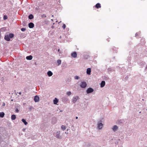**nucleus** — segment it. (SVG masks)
I'll use <instances>...</instances> for the list:
<instances>
[{
  "instance_id": "f257e3e1",
  "label": "nucleus",
  "mask_w": 147,
  "mask_h": 147,
  "mask_svg": "<svg viewBox=\"0 0 147 147\" xmlns=\"http://www.w3.org/2000/svg\"><path fill=\"white\" fill-rule=\"evenodd\" d=\"M102 120L99 121L97 123V127L99 129H101L103 126V124L102 123Z\"/></svg>"
},
{
  "instance_id": "f03ea898",
  "label": "nucleus",
  "mask_w": 147,
  "mask_h": 147,
  "mask_svg": "<svg viewBox=\"0 0 147 147\" xmlns=\"http://www.w3.org/2000/svg\"><path fill=\"white\" fill-rule=\"evenodd\" d=\"M87 86V84L85 82H82L80 84V86L82 88H84Z\"/></svg>"
},
{
  "instance_id": "7ed1b4c3",
  "label": "nucleus",
  "mask_w": 147,
  "mask_h": 147,
  "mask_svg": "<svg viewBox=\"0 0 147 147\" xmlns=\"http://www.w3.org/2000/svg\"><path fill=\"white\" fill-rule=\"evenodd\" d=\"M67 64L65 62H63L62 63L61 67L62 69H64L67 67Z\"/></svg>"
},
{
  "instance_id": "20e7f679",
  "label": "nucleus",
  "mask_w": 147,
  "mask_h": 147,
  "mask_svg": "<svg viewBox=\"0 0 147 147\" xmlns=\"http://www.w3.org/2000/svg\"><path fill=\"white\" fill-rule=\"evenodd\" d=\"M34 100L35 102H38L39 101V97L38 95H36L34 96Z\"/></svg>"
},
{
  "instance_id": "39448f33",
  "label": "nucleus",
  "mask_w": 147,
  "mask_h": 147,
  "mask_svg": "<svg viewBox=\"0 0 147 147\" xmlns=\"http://www.w3.org/2000/svg\"><path fill=\"white\" fill-rule=\"evenodd\" d=\"M57 121V119L55 117H53L52 118V119L51 122L53 124H55L56 123Z\"/></svg>"
},
{
  "instance_id": "423d86ee",
  "label": "nucleus",
  "mask_w": 147,
  "mask_h": 147,
  "mask_svg": "<svg viewBox=\"0 0 147 147\" xmlns=\"http://www.w3.org/2000/svg\"><path fill=\"white\" fill-rule=\"evenodd\" d=\"M79 98V97L78 96H76L74 97L72 99V102L74 103H75L76 102L77 100Z\"/></svg>"
},
{
  "instance_id": "0eeeda50",
  "label": "nucleus",
  "mask_w": 147,
  "mask_h": 147,
  "mask_svg": "<svg viewBox=\"0 0 147 147\" xmlns=\"http://www.w3.org/2000/svg\"><path fill=\"white\" fill-rule=\"evenodd\" d=\"M28 27L30 28H33L34 27V24L32 22H30L28 24Z\"/></svg>"
},
{
  "instance_id": "6e6552de",
  "label": "nucleus",
  "mask_w": 147,
  "mask_h": 147,
  "mask_svg": "<svg viewBox=\"0 0 147 147\" xmlns=\"http://www.w3.org/2000/svg\"><path fill=\"white\" fill-rule=\"evenodd\" d=\"M71 55L72 57H73L74 58L76 57L77 56L76 52H73V53H71Z\"/></svg>"
},
{
  "instance_id": "1a4fd4ad",
  "label": "nucleus",
  "mask_w": 147,
  "mask_h": 147,
  "mask_svg": "<svg viewBox=\"0 0 147 147\" xmlns=\"http://www.w3.org/2000/svg\"><path fill=\"white\" fill-rule=\"evenodd\" d=\"M58 101L59 100L56 98H55L53 101L54 104L55 105H57V103L58 102Z\"/></svg>"
},
{
  "instance_id": "9d476101",
  "label": "nucleus",
  "mask_w": 147,
  "mask_h": 147,
  "mask_svg": "<svg viewBox=\"0 0 147 147\" xmlns=\"http://www.w3.org/2000/svg\"><path fill=\"white\" fill-rule=\"evenodd\" d=\"M5 39L7 41H9L10 40V38L9 36L7 34L6 35H5Z\"/></svg>"
},
{
  "instance_id": "9b49d317",
  "label": "nucleus",
  "mask_w": 147,
  "mask_h": 147,
  "mask_svg": "<svg viewBox=\"0 0 147 147\" xmlns=\"http://www.w3.org/2000/svg\"><path fill=\"white\" fill-rule=\"evenodd\" d=\"M55 136L57 138H60V132L59 131H57L55 134Z\"/></svg>"
},
{
  "instance_id": "f8f14e48",
  "label": "nucleus",
  "mask_w": 147,
  "mask_h": 147,
  "mask_svg": "<svg viewBox=\"0 0 147 147\" xmlns=\"http://www.w3.org/2000/svg\"><path fill=\"white\" fill-rule=\"evenodd\" d=\"M91 68H87L86 71V73L87 74L89 75L90 74V73L91 71Z\"/></svg>"
},
{
  "instance_id": "ddd939ff",
  "label": "nucleus",
  "mask_w": 147,
  "mask_h": 147,
  "mask_svg": "<svg viewBox=\"0 0 147 147\" xmlns=\"http://www.w3.org/2000/svg\"><path fill=\"white\" fill-rule=\"evenodd\" d=\"M94 90L91 88H89L86 90V92H93Z\"/></svg>"
},
{
  "instance_id": "4468645a",
  "label": "nucleus",
  "mask_w": 147,
  "mask_h": 147,
  "mask_svg": "<svg viewBox=\"0 0 147 147\" xmlns=\"http://www.w3.org/2000/svg\"><path fill=\"white\" fill-rule=\"evenodd\" d=\"M118 129V127L116 125H114L112 128V129L114 131H115Z\"/></svg>"
},
{
  "instance_id": "2eb2a0df",
  "label": "nucleus",
  "mask_w": 147,
  "mask_h": 147,
  "mask_svg": "<svg viewBox=\"0 0 147 147\" xmlns=\"http://www.w3.org/2000/svg\"><path fill=\"white\" fill-rule=\"evenodd\" d=\"M11 118L12 120H15L16 118V115L14 114L12 115L11 117Z\"/></svg>"
},
{
  "instance_id": "dca6fc26",
  "label": "nucleus",
  "mask_w": 147,
  "mask_h": 147,
  "mask_svg": "<svg viewBox=\"0 0 147 147\" xmlns=\"http://www.w3.org/2000/svg\"><path fill=\"white\" fill-rule=\"evenodd\" d=\"M105 81H102L100 83V87H103L105 85Z\"/></svg>"
},
{
  "instance_id": "f3484780",
  "label": "nucleus",
  "mask_w": 147,
  "mask_h": 147,
  "mask_svg": "<svg viewBox=\"0 0 147 147\" xmlns=\"http://www.w3.org/2000/svg\"><path fill=\"white\" fill-rule=\"evenodd\" d=\"M62 100L63 102H65L67 101L68 100V99L66 97H64L62 98Z\"/></svg>"
},
{
  "instance_id": "a211bd4d",
  "label": "nucleus",
  "mask_w": 147,
  "mask_h": 147,
  "mask_svg": "<svg viewBox=\"0 0 147 147\" xmlns=\"http://www.w3.org/2000/svg\"><path fill=\"white\" fill-rule=\"evenodd\" d=\"M47 74L49 77H50L52 76L53 74L51 71H49L47 72Z\"/></svg>"
},
{
  "instance_id": "6ab92c4d",
  "label": "nucleus",
  "mask_w": 147,
  "mask_h": 147,
  "mask_svg": "<svg viewBox=\"0 0 147 147\" xmlns=\"http://www.w3.org/2000/svg\"><path fill=\"white\" fill-rule=\"evenodd\" d=\"M26 59L27 60H31L32 59V56L30 55L27 56L26 57Z\"/></svg>"
},
{
  "instance_id": "aec40b11",
  "label": "nucleus",
  "mask_w": 147,
  "mask_h": 147,
  "mask_svg": "<svg viewBox=\"0 0 147 147\" xmlns=\"http://www.w3.org/2000/svg\"><path fill=\"white\" fill-rule=\"evenodd\" d=\"M123 120L120 119L117 122V123L118 124H119V125L122 124L123 123Z\"/></svg>"
},
{
  "instance_id": "412c9836",
  "label": "nucleus",
  "mask_w": 147,
  "mask_h": 147,
  "mask_svg": "<svg viewBox=\"0 0 147 147\" xmlns=\"http://www.w3.org/2000/svg\"><path fill=\"white\" fill-rule=\"evenodd\" d=\"M22 121L24 123L25 125H26L28 124V122L26 121V120L24 119H22Z\"/></svg>"
},
{
  "instance_id": "4be33fe9",
  "label": "nucleus",
  "mask_w": 147,
  "mask_h": 147,
  "mask_svg": "<svg viewBox=\"0 0 147 147\" xmlns=\"http://www.w3.org/2000/svg\"><path fill=\"white\" fill-rule=\"evenodd\" d=\"M5 114L3 112H0V117L1 118H3L4 117Z\"/></svg>"
},
{
  "instance_id": "5701e85b",
  "label": "nucleus",
  "mask_w": 147,
  "mask_h": 147,
  "mask_svg": "<svg viewBox=\"0 0 147 147\" xmlns=\"http://www.w3.org/2000/svg\"><path fill=\"white\" fill-rule=\"evenodd\" d=\"M95 7L98 9L100 8L101 7L100 4L99 3H97L95 5Z\"/></svg>"
},
{
  "instance_id": "b1692460",
  "label": "nucleus",
  "mask_w": 147,
  "mask_h": 147,
  "mask_svg": "<svg viewBox=\"0 0 147 147\" xmlns=\"http://www.w3.org/2000/svg\"><path fill=\"white\" fill-rule=\"evenodd\" d=\"M28 18L29 19L31 20L34 18V16L32 14H30Z\"/></svg>"
},
{
  "instance_id": "393cba45",
  "label": "nucleus",
  "mask_w": 147,
  "mask_h": 147,
  "mask_svg": "<svg viewBox=\"0 0 147 147\" xmlns=\"http://www.w3.org/2000/svg\"><path fill=\"white\" fill-rule=\"evenodd\" d=\"M8 35L10 38H12L14 36V34L12 33H9Z\"/></svg>"
},
{
  "instance_id": "a878e982",
  "label": "nucleus",
  "mask_w": 147,
  "mask_h": 147,
  "mask_svg": "<svg viewBox=\"0 0 147 147\" xmlns=\"http://www.w3.org/2000/svg\"><path fill=\"white\" fill-rule=\"evenodd\" d=\"M61 61L60 59H58L57 61V63H58L57 65H59L61 63Z\"/></svg>"
},
{
  "instance_id": "bb28decb",
  "label": "nucleus",
  "mask_w": 147,
  "mask_h": 147,
  "mask_svg": "<svg viewBox=\"0 0 147 147\" xmlns=\"http://www.w3.org/2000/svg\"><path fill=\"white\" fill-rule=\"evenodd\" d=\"M107 70L108 72H111V71H114V70L113 69H112L111 67L108 68Z\"/></svg>"
},
{
  "instance_id": "cd10ccee",
  "label": "nucleus",
  "mask_w": 147,
  "mask_h": 147,
  "mask_svg": "<svg viewBox=\"0 0 147 147\" xmlns=\"http://www.w3.org/2000/svg\"><path fill=\"white\" fill-rule=\"evenodd\" d=\"M80 78V77L77 76H76L74 77V79L75 80H78Z\"/></svg>"
},
{
  "instance_id": "c85d7f7f",
  "label": "nucleus",
  "mask_w": 147,
  "mask_h": 147,
  "mask_svg": "<svg viewBox=\"0 0 147 147\" xmlns=\"http://www.w3.org/2000/svg\"><path fill=\"white\" fill-rule=\"evenodd\" d=\"M61 128L63 130H65L66 129L65 126L64 125H62L61 126Z\"/></svg>"
},
{
  "instance_id": "c756f323",
  "label": "nucleus",
  "mask_w": 147,
  "mask_h": 147,
  "mask_svg": "<svg viewBox=\"0 0 147 147\" xmlns=\"http://www.w3.org/2000/svg\"><path fill=\"white\" fill-rule=\"evenodd\" d=\"M7 19V16L6 15H4L3 16V19L4 20H5Z\"/></svg>"
},
{
  "instance_id": "7c9ffc66",
  "label": "nucleus",
  "mask_w": 147,
  "mask_h": 147,
  "mask_svg": "<svg viewBox=\"0 0 147 147\" xmlns=\"http://www.w3.org/2000/svg\"><path fill=\"white\" fill-rule=\"evenodd\" d=\"M26 30V28H22L21 29V30L23 32L24 31Z\"/></svg>"
},
{
  "instance_id": "2f4dec72",
  "label": "nucleus",
  "mask_w": 147,
  "mask_h": 147,
  "mask_svg": "<svg viewBox=\"0 0 147 147\" xmlns=\"http://www.w3.org/2000/svg\"><path fill=\"white\" fill-rule=\"evenodd\" d=\"M33 107L32 106H30L29 107V109L30 110V111H31L32 109H33Z\"/></svg>"
},
{
  "instance_id": "473e14b6",
  "label": "nucleus",
  "mask_w": 147,
  "mask_h": 147,
  "mask_svg": "<svg viewBox=\"0 0 147 147\" xmlns=\"http://www.w3.org/2000/svg\"><path fill=\"white\" fill-rule=\"evenodd\" d=\"M41 17L42 18H46V16L45 14H43L42 15Z\"/></svg>"
},
{
  "instance_id": "72a5a7b5",
  "label": "nucleus",
  "mask_w": 147,
  "mask_h": 147,
  "mask_svg": "<svg viewBox=\"0 0 147 147\" xmlns=\"http://www.w3.org/2000/svg\"><path fill=\"white\" fill-rule=\"evenodd\" d=\"M19 111V110L18 108H16L15 110V112L16 113H18Z\"/></svg>"
},
{
  "instance_id": "f704fd0d",
  "label": "nucleus",
  "mask_w": 147,
  "mask_h": 147,
  "mask_svg": "<svg viewBox=\"0 0 147 147\" xmlns=\"http://www.w3.org/2000/svg\"><path fill=\"white\" fill-rule=\"evenodd\" d=\"M65 27H66V25L65 24H63V26H62V28H63V29H65Z\"/></svg>"
},
{
  "instance_id": "c9c22d12",
  "label": "nucleus",
  "mask_w": 147,
  "mask_h": 147,
  "mask_svg": "<svg viewBox=\"0 0 147 147\" xmlns=\"http://www.w3.org/2000/svg\"><path fill=\"white\" fill-rule=\"evenodd\" d=\"M67 95L69 96L71 94V92H67Z\"/></svg>"
},
{
  "instance_id": "e433bc0d",
  "label": "nucleus",
  "mask_w": 147,
  "mask_h": 147,
  "mask_svg": "<svg viewBox=\"0 0 147 147\" xmlns=\"http://www.w3.org/2000/svg\"><path fill=\"white\" fill-rule=\"evenodd\" d=\"M5 103H3L2 104V106H5Z\"/></svg>"
},
{
  "instance_id": "4c0bfd02",
  "label": "nucleus",
  "mask_w": 147,
  "mask_h": 147,
  "mask_svg": "<svg viewBox=\"0 0 147 147\" xmlns=\"http://www.w3.org/2000/svg\"><path fill=\"white\" fill-rule=\"evenodd\" d=\"M17 93H18L20 95H21L22 94V92H17Z\"/></svg>"
},
{
  "instance_id": "58836bf2",
  "label": "nucleus",
  "mask_w": 147,
  "mask_h": 147,
  "mask_svg": "<svg viewBox=\"0 0 147 147\" xmlns=\"http://www.w3.org/2000/svg\"><path fill=\"white\" fill-rule=\"evenodd\" d=\"M137 35H138V33H136V34H135V36H136V37H137Z\"/></svg>"
},
{
  "instance_id": "ea45409f",
  "label": "nucleus",
  "mask_w": 147,
  "mask_h": 147,
  "mask_svg": "<svg viewBox=\"0 0 147 147\" xmlns=\"http://www.w3.org/2000/svg\"><path fill=\"white\" fill-rule=\"evenodd\" d=\"M78 117H76V119H78Z\"/></svg>"
},
{
  "instance_id": "a19ab883",
  "label": "nucleus",
  "mask_w": 147,
  "mask_h": 147,
  "mask_svg": "<svg viewBox=\"0 0 147 147\" xmlns=\"http://www.w3.org/2000/svg\"><path fill=\"white\" fill-rule=\"evenodd\" d=\"M61 22V21H60V22H59V24Z\"/></svg>"
},
{
  "instance_id": "79ce46f5",
  "label": "nucleus",
  "mask_w": 147,
  "mask_h": 147,
  "mask_svg": "<svg viewBox=\"0 0 147 147\" xmlns=\"http://www.w3.org/2000/svg\"><path fill=\"white\" fill-rule=\"evenodd\" d=\"M59 51H60V49H59L58 50V51L59 52Z\"/></svg>"
},
{
  "instance_id": "37998d69",
  "label": "nucleus",
  "mask_w": 147,
  "mask_h": 147,
  "mask_svg": "<svg viewBox=\"0 0 147 147\" xmlns=\"http://www.w3.org/2000/svg\"><path fill=\"white\" fill-rule=\"evenodd\" d=\"M14 93L16 94V95L17 94H16V92H14Z\"/></svg>"
},
{
  "instance_id": "c03bdc74",
  "label": "nucleus",
  "mask_w": 147,
  "mask_h": 147,
  "mask_svg": "<svg viewBox=\"0 0 147 147\" xmlns=\"http://www.w3.org/2000/svg\"><path fill=\"white\" fill-rule=\"evenodd\" d=\"M5 144H6L5 145H7V143H5Z\"/></svg>"
},
{
  "instance_id": "a18cd8bd",
  "label": "nucleus",
  "mask_w": 147,
  "mask_h": 147,
  "mask_svg": "<svg viewBox=\"0 0 147 147\" xmlns=\"http://www.w3.org/2000/svg\"><path fill=\"white\" fill-rule=\"evenodd\" d=\"M87 94H88L89 93H90V92H87Z\"/></svg>"
},
{
  "instance_id": "49530a36",
  "label": "nucleus",
  "mask_w": 147,
  "mask_h": 147,
  "mask_svg": "<svg viewBox=\"0 0 147 147\" xmlns=\"http://www.w3.org/2000/svg\"><path fill=\"white\" fill-rule=\"evenodd\" d=\"M59 38H61V36H60L59 37Z\"/></svg>"
},
{
  "instance_id": "de8ad7c7",
  "label": "nucleus",
  "mask_w": 147,
  "mask_h": 147,
  "mask_svg": "<svg viewBox=\"0 0 147 147\" xmlns=\"http://www.w3.org/2000/svg\"><path fill=\"white\" fill-rule=\"evenodd\" d=\"M94 92H93V94H94Z\"/></svg>"
},
{
  "instance_id": "09e8293b",
  "label": "nucleus",
  "mask_w": 147,
  "mask_h": 147,
  "mask_svg": "<svg viewBox=\"0 0 147 147\" xmlns=\"http://www.w3.org/2000/svg\"><path fill=\"white\" fill-rule=\"evenodd\" d=\"M142 40H144V39H142Z\"/></svg>"
},
{
  "instance_id": "8fccbe9b",
  "label": "nucleus",
  "mask_w": 147,
  "mask_h": 147,
  "mask_svg": "<svg viewBox=\"0 0 147 147\" xmlns=\"http://www.w3.org/2000/svg\"><path fill=\"white\" fill-rule=\"evenodd\" d=\"M5 147H6V146H5Z\"/></svg>"
}]
</instances>
